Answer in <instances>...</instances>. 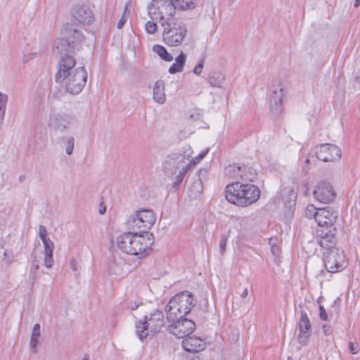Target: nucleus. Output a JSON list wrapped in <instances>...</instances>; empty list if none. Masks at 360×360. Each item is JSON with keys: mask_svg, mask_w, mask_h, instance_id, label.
<instances>
[{"mask_svg": "<svg viewBox=\"0 0 360 360\" xmlns=\"http://www.w3.org/2000/svg\"><path fill=\"white\" fill-rule=\"evenodd\" d=\"M191 360H200V358L198 356H195Z\"/></svg>", "mask_w": 360, "mask_h": 360, "instance_id": "obj_57", "label": "nucleus"}, {"mask_svg": "<svg viewBox=\"0 0 360 360\" xmlns=\"http://www.w3.org/2000/svg\"><path fill=\"white\" fill-rule=\"evenodd\" d=\"M336 233L337 229L335 226L318 228L316 235L319 245L326 249V251L337 248L335 247L337 242Z\"/></svg>", "mask_w": 360, "mask_h": 360, "instance_id": "obj_13", "label": "nucleus"}, {"mask_svg": "<svg viewBox=\"0 0 360 360\" xmlns=\"http://www.w3.org/2000/svg\"><path fill=\"white\" fill-rule=\"evenodd\" d=\"M136 334L139 336V339L143 340L146 338L148 334L149 326H148L147 321L146 319L143 320H141L136 324Z\"/></svg>", "mask_w": 360, "mask_h": 360, "instance_id": "obj_28", "label": "nucleus"}, {"mask_svg": "<svg viewBox=\"0 0 360 360\" xmlns=\"http://www.w3.org/2000/svg\"><path fill=\"white\" fill-rule=\"evenodd\" d=\"M229 1V4H233L236 0H228Z\"/></svg>", "mask_w": 360, "mask_h": 360, "instance_id": "obj_55", "label": "nucleus"}, {"mask_svg": "<svg viewBox=\"0 0 360 360\" xmlns=\"http://www.w3.org/2000/svg\"><path fill=\"white\" fill-rule=\"evenodd\" d=\"M63 37L56 41V48L63 56L68 54L78 49L77 46L84 39L80 30L75 25L67 24L62 30Z\"/></svg>", "mask_w": 360, "mask_h": 360, "instance_id": "obj_5", "label": "nucleus"}, {"mask_svg": "<svg viewBox=\"0 0 360 360\" xmlns=\"http://www.w3.org/2000/svg\"><path fill=\"white\" fill-rule=\"evenodd\" d=\"M4 259L8 263H11L13 260V256L11 254L9 255L6 251H4Z\"/></svg>", "mask_w": 360, "mask_h": 360, "instance_id": "obj_47", "label": "nucleus"}, {"mask_svg": "<svg viewBox=\"0 0 360 360\" xmlns=\"http://www.w3.org/2000/svg\"><path fill=\"white\" fill-rule=\"evenodd\" d=\"M70 268L73 271H77L79 269V264L77 261L75 259H72L70 262Z\"/></svg>", "mask_w": 360, "mask_h": 360, "instance_id": "obj_45", "label": "nucleus"}, {"mask_svg": "<svg viewBox=\"0 0 360 360\" xmlns=\"http://www.w3.org/2000/svg\"><path fill=\"white\" fill-rule=\"evenodd\" d=\"M46 227L43 225L39 226V236L44 245V264L46 268H51L53 264L54 244L49 238Z\"/></svg>", "mask_w": 360, "mask_h": 360, "instance_id": "obj_14", "label": "nucleus"}, {"mask_svg": "<svg viewBox=\"0 0 360 360\" xmlns=\"http://www.w3.org/2000/svg\"><path fill=\"white\" fill-rule=\"evenodd\" d=\"M208 150L209 149H207L204 151H202L201 153H199V155L195 158V159H193L191 160H190L188 159V161H187V162H191V167L192 166H194L196 164H198L202 159H203L205 155H207V153H208Z\"/></svg>", "mask_w": 360, "mask_h": 360, "instance_id": "obj_36", "label": "nucleus"}, {"mask_svg": "<svg viewBox=\"0 0 360 360\" xmlns=\"http://www.w3.org/2000/svg\"><path fill=\"white\" fill-rule=\"evenodd\" d=\"M162 26L164 27L162 39L167 46H177L181 44L187 32L186 27L183 23L164 21Z\"/></svg>", "mask_w": 360, "mask_h": 360, "instance_id": "obj_6", "label": "nucleus"}, {"mask_svg": "<svg viewBox=\"0 0 360 360\" xmlns=\"http://www.w3.org/2000/svg\"><path fill=\"white\" fill-rule=\"evenodd\" d=\"M225 197L231 203L240 207H247L259 200L260 190L254 184L236 181L226 186Z\"/></svg>", "mask_w": 360, "mask_h": 360, "instance_id": "obj_3", "label": "nucleus"}, {"mask_svg": "<svg viewBox=\"0 0 360 360\" xmlns=\"http://www.w3.org/2000/svg\"><path fill=\"white\" fill-rule=\"evenodd\" d=\"M193 186L198 188V192L200 193L202 190V181L200 179L198 180L197 181L194 182Z\"/></svg>", "mask_w": 360, "mask_h": 360, "instance_id": "obj_48", "label": "nucleus"}, {"mask_svg": "<svg viewBox=\"0 0 360 360\" xmlns=\"http://www.w3.org/2000/svg\"><path fill=\"white\" fill-rule=\"evenodd\" d=\"M313 195L314 198L322 203H329L335 198V193L332 186L326 181L319 183L315 187Z\"/></svg>", "mask_w": 360, "mask_h": 360, "instance_id": "obj_16", "label": "nucleus"}, {"mask_svg": "<svg viewBox=\"0 0 360 360\" xmlns=\"http://www.w3.org/2000/svg\"><path fill=\"white\" fill-rule=\"evenodd\" d=\"M39 266L38 264H37L35 262H33L32 264V266L30 269V275L32 276V284L33 285L36 281V273L37 270L39 269Z\"/></svg>", "mask_w": 360, "mask_h": 360, "instance_id": "obj_37", "label": "nucleus"}, {"mask_svg": "<svg viewBox=\"0 0 360 360\" xmlns=\"http://www.w3.org/2000/svg\"><path fill=\"white\" fill-rule=\"evenodd\" d=\"M230 233H231V229H229L226 233H223L220 237L219 246V252L221 255H224V253L226 252V243H227L228 238L229 237Z\"/></svg>", "mask_w": 360, "mask_h": 360, "instance_id": "obj_32", "label": "nucleus"}, {"mask_svg": "<svg viewBox=\"0 0 360 360\" xmlns=\"http://www.w3.org/2000/svg\"><path fill=\"white\" fill-rule=\"evenodd\" d=\"M153 98L158 103L163 104L166 101L165 84L162 81H157L153 89Z\"/></svg>", "mask_w": 360, "mask_h": 360, "instance_id": "obj_24", "label": "nucleus"}, {"mask_svg": "<svg viewBox=\"0 0 360 360\" xmlns=\"http://www.w3.org/2000/svg\"><path fill=\"white\" fill-rule=\"evenodd\" d=\"M186 60V56L183 52H181L178 56L175 58V62L169 68V72L170 74H176L182 72Z\"/></svg>", "mask_w": 360, "mask_h": 360, "instance_id": "obj_26", "label": "nucleus"}, {"mask_svg": "<svg viewBox=\"0 0 360 360\" xmlns=\"http://www.w3.org/2000/svg\"><path fill=\"white\" fill-rule=\"evenodd\" d=\"M125 22H126V18H125V15L124 13L122 16L121 17V18L119 20V21L117 22V28L121 29L124 26Z\"/></svg>", "mask_w": 360, "mask_h": 360, "instance_id": "obj_46", "label": "nucleus"}, {"mask_svg": "<svg viewBox=\"0 0 360 360\" xmlns=\"http://www.w3.org/2000/svg\"><path fill=\"white\" fill-rule=\"evenodd\" d=\"M204 65V60L200 59L197 65L194 67L193 72L194 74L199 75L201 74Z\"/></svg>", "mask_w": 360, "mask_h": 360, "instance_id": "obj_38", "label": "nucleus"}, {"mask_svg": "<svg viewBox=\"0 0 360 360\" xmlns=\"http://www.w3.org/2000/svg\"><path fill=\"white\" fill-rule=\"evenodd\" d=\"M224 80V75L219 72H214L208 77L209 84L215 87H221Z\"/></svg>", "mask_w": 360, "mask_h": 360, "instance_id": "obj_27", "label": "nucleus"}, {"mask_svg": "<svg viewBox=\"0 0 360 360\" xmlns=\"http://www.w3.org/2000/svg\"><path fill=\"white\" fill-rule=\"evenodd\" d=\"M82 360H89V357L87 354H85Z\"/></svg>", "mask_w": 360, "mask_h": 360, "instance_id": "obj_54", "label": "nucleus"}, {"mask_svg": "<svg viewBox=\"0 0 360 360\" xmlns=\"http://www.w3.org/2000/svg\"><path fill=\"white\" fill-rule=\"evenodd\" d=\"M156 221V216L151 210H141L131 215L128 225L131 229H150Z\"/></svg>", "mask_w": 360, "mask_h": 360, "instance_id": "obj_8", "label": "nucleus"}, {"mask_svg": "<svg viewBox=\"0 0 360 360\" xmlns=\"http://www.w3.org/2000/svg\"><path fill=\"white\" fill-rule=\"evenodd\" d=\"M193 301V295L188 291L174 295L166 307L167 321H174L184 318L195 305Z\"/></svg>", "mask_w": 360, "mask_h": 360, "instance_id": "obj_4", "label": "nucleus"}, {"mask_svg": "<svg viewBox=\"0 0 360 360\" xmlns=\"http://www.w3.org/2000/svg\"><path fill=\"white\" fill-rule=\"evenodd\" d=\"M324 266L330 273H338L346 268L347 262L344 251L339 248L330 249L323 255Z\"/></svg>", "mask_w": 360, "mask_h": 360, "instance_id": "obj_7", "label": "nucleus"}, {"mask_svg": "<svg viewBox=\"0 0 360 360\" xmlns=\"http://www.w3.org/2000/svg\"><path fill=\"white\" fill-rule=\"evenodd\" d=\"M40 336V325L39 323H35L32 328V331L30 341V349L32 352L34 354L37 352V347L39 343Z\"/></svg>", "mask_w": 360, "mask_h": 360, "instance_id": "obj_25", "label": "nucleus"}, {"mask_svg": "<svg viewBox=\"0 0 360 360\" xmlns=\"http://www.w3.org/2000/svg\"><path fill=\"white\" fill-rule=\"evenodd\" d=\"M248 290L247 288H244L242 293L240 294V297L242 298H245L248 296Z\"/></svg>", "mask_w": 360, "mask_h": 360, "instance_id": "obj_49", "label": "nucleus"}, {"mask_svg": "<svg viewBox=\"0 0 360 360\" xmlns=\"http://www.w3.org/2000/svg\"><path fill=\"white\" fill-rule=\"evenodd\" d=\"M77 124L76 117L67 113H51L48 126L50 129L63 132Z\"/></svg>", "mask_w": 360, "mask_h": 360, "instance_id": "obj_10", "label": "nucleus"}, {"mask_svg": "<svg viewBox=\"0 0 360 360\" xmlns=\"http://www.w3.org/2000/svg\"><path fill=\"white\" fill-rule=\"evenodd\" d=\"M153 243V235L148 232L144 234L127 232L119 236L116 239L117 246L122 252L138 256L139 258L149 254Z\"/></svg>", "mask_w": 360, "mask_h": 360, "instance_id": "obj_2", "label": "nucleus"}, {"mask_svg": "<svg viewBox=\"0 0 360 360\" xmlns=\"http://www.w3.org/2000/svg\"><path fill=\"white\" fill-rule=\"evenodd\" d=\"M237 172L234 175L235 179H241L244 181H253L256 177V173L246 166H237L236 165H229V172Z\"/></svg>", "mask_w": 360, "mask_h": 360, "instance_id": "obj_23", "label": "nucleus"}, {"mask_svg": "<svg viewBox=\"0 0 360 360\" xmlns=\"http://www.w3.org/2000/svg\"><path fill=\"white\" fill-rule=\"evenodd\" d=\"M319 212V209H317L314 205H309L305 210V216L309 219H314L316 221V214Z\"/></svg>", "mask_w": 360, "mask_h": 360, "instance_id": "obj_33", "label": "nucleus"}, {"mask_svg": "<svg viewBox=\"0 0 360 360\" xmlns=\"http://www.w3.org/2000/svg\"><path fill=\"white\" fill-rule=\"evenodd\" d=\"M158 8L160 14V22L167 21L172 18L176 11V7L172 0H161L158 2Z\"/></svg>", "mask_w": 360, "mask_h": 360, "instance_id": "obj_21", "label": "nucleus"}, {"mask_svg": "<svg viewBox=\"0 0 360 360\" xmlns=\"http://www.w3.org/2000/svg\"><path fill=\"white\" fill-rule=\"evenodd\" d=\"M311 326L307 313L301 311V316L299 321V334L297 335L298 342L302 345H307L311 336Z\"/></svg>", "mask_w": 360, "mask_h": 360, "instance_id": "obj_18", "label": "nucleus"}, {"mask_svg": "<svg viewBox=\"0 0 360 360\" xmlns=\"http://www.w3.org/2000/svg\"><path fill=\"white\" fill-rule=\"evenodd\" d=\"M176 9L187 10L195 8L193 0H172Z\"/></svg>", "mask_w": 360, "mask_h": 360, "instance_id": "obj_30", "label": "nucleus"}, {"mask_svg": "<svg viewBox=\"0 0 360 360\" xmlns=\"http://www.w3.org/2000/svg\"><path fill=\"white\" fill-rule=\"evenodd\" d=\"M338 212L331 209L320 208L319 212L316 214V223L319 228H329V226H335L334 224L338 219Z\"/></svg>", "mask_w": 360, "mask_h": 360, "instance_id": "obj_17", "label": "nucleus"}, {"mask_svg": "<svg viewBox=\"0 0 360 360\" xmlns=\"http://www.w3.org/2000/svg\"><path fill=\"white\" fill-rule=\"evenodd\" d=\"M319 317L323 321L328 320V314L323 306L320 305L319 307Z\"/></svg>", "mask_w": 360, "mask_h": 360, "instance_id": "obj_42", "label": "nucleus"}, {"mask_svg": "<svg viewBox=\"0 0 360 360\" xmlns=\"http://www.w3.org/2000/svg\"><path fill=\"white\" fill-rule=\"evenodd\" d=\"M145 319L147 321L148 326H149L150 331L152 333L160 332L165 325L163 313L158 310L150 313L149 316H146Z\"/></svg>", "mask_w": 360, "mask_h": 360, "instance_id": "obj_20", "label": "nucleus"}, {"mask_svg": "<svg viewBox=\"0 0 360 360\" xmlns=\"http://www.w3.org/2000/svg\"><path fill=\"white\" fill-rule=\"evenodd\" d=\"M349 350L352 354H356L359 352L358 346L355 345V344L352 342H349Z\"/></svg>", "mask_w": 360, "mask_h": 360, "instance_id": "obj_43", "label": "nucleus"}, {"mask_svg": "<svg viewBox=\"0 0 360 360\" xmlns=\"http://www.w3.org/2000/svg\"><path fill=\"white\" fill-rule=\"evenodd\" d=\"M8 96L0 91V110H6Z\"/></svg>", "mask_w": 360, "mask_h": 360, "instance_id": "obj_39", "label": "nucleus"}, {"mask_svg": "<svg viewBox=\"0 0 360 360\" xmlns=\"http://www.w3.org/2000/svg\"><path fill=\"white\" fill-rule=\"evenodd\" d=\"M278 250V248L275 245H272L271 247V252L274 255L276 254V251Z\"/></svg>", "mask_w": 360, "mask_h": 360, "instance_id": "obj_52", "label": "nucleus"}, {"mask_svg": "<svg viewBox=\"0 0 360 360\" xmlns=\"http://www.w3.org/2000/svg\"><path fill=\"white\" fill-rule=\"evenodd\" d=\"M360 5V0H355V2H354V7L355 8H358Z\"/></svg>", "mask_w": 360, "mask_h": 360, "instance_id": "obj_53", "label": "nucleus"}, {"mask_svg": "<svg viewBox=\"0 0 360 360\" xmlns=\"http://www.w3.org/2000/svg\"><path fill=\"white\" fill-rule=\"evenodd\" d=\"M229 166L226 168V173L230 175L232 178H235L234 177V175L237 174V172H233V171H231L230 172H229Z\"/></svg>", "mask_w": 360, "mask_h": 360, "instance_id": "obj_50", "label": "nucleus"}, {"mask_svg": "<svg viewBox=\"0 0 360 360\" xmlns=\"http://www.w3.org/2000/svg\"><path fill=\"white\" fill-rule=\"evenodd\" d=\"M153 50L165 61L171 62L173 60V56L167 52V49L163 46L158 44L154 45Z\"/></svg>", "mask_w": 360, "mask_h": 360, "instance_id": "obj_29", "label": "nucleus"}, {"mask_svg": "<svg viewBox=\"0 0 360 360\" xmlns=\"http://www.w3.org/2000/svg\"><path fill=\"white\" fill-rule=\"evenodd\" d=\"M142 302L141 300L137 299L136 301L130 302L128 304V309L131 310H135L139 306L142 305Z\"/></svg>", "mask_w": 360, "mask_h": 360, "instance_id": "obj_41", "label": "nucleus"}, {"mask_svg": "<svg viewBox=\"0 0 360 360\" xmlns=\"http://www.w3.org/2000/svg\"><path fill=\"white\" fill-rule=\"evenodd\" d=\"M185 155L173 153L169 155L164 162V170L167 176L177 174L181 168L191 167V162Z\"/></svg>", "mask_w": 360, "mask_h": 360, "instance_id": "obj_11", "label": "nucleus"}, {"mask_svg": "<svg viewBox=\"0 0 360 360\" xmlns=\"http://www.w3.org/2000/svg\"><path fill=\"white\" fill-rule=\"evenodd\" d=\"M269 243H270V244H271V245L273 244V243H272V239H271V238L270 239Z\"/></svg>", "mask_w": 360, "mask_h": 360, "instance_id": "obj_58", "label": "nucleus"}, {"mask_svg": "<svg viewBox=\"0 0 360 360\" xmlns=\"http://www.w3.org/2000/svg\"><path fill=\"white\" fill-rule=\"evenodd\" d=\"M6 110H0V124H1L4 119Z\"/></svg>", "mask_w": 360, "mask_h": 360, "instance_id": "obj_51", "label": "nucleus"}, {"mask_svg": "<svg viewBox=\"0 0 360 360\" xmlns=\"http://www.w3.org/2000/svg\"><path fill=\"white\" fill-rule=\"evenodd\" d=\"M182 347L188 352L197 353L205 348V342L200 338L190 336L182 340Z\"/></svg>", "mask_w": 360, "mask_h": 360, "instance_id": "obj_22", "label": "nucleus"}, {"mask_svg": "<svg viewBox=\"0 0 360 360\" xmlns=\"http://www.w3.org/2000/svg\"><path fill=\"white\" fill-rule=\"evenodd\" d=\"M63 140L65 145L66 154L70 155L73 153L75 147V139L73 136L63 137Z\"/></svg>", "mask_w": 360, "mask_h": 360, "instance_id": "obj_31", "label": "nucleus"}, {"mask_svg": "<svg viewBox=\"0 0 360 360\" xmlns=\"http://www.w3.org/2000/svg\"><path fill=\"white\" fill-rule=\"evenodd\" d=\"M72 15L78 22L89 25L94 20V14L85 5H76L72 9Z\"/></svg>", "mask_w": 360, "mask_h": 360, "instance_id": "obj_19", "label": "nucleus"}, {"mask_svg": "<svg viewBox=\"0 0 360 360\" xmlns=\"http://www.w3.org/2000/svg\"><path fill=\"white\" fill-rule=\"evenodd\" d=\"M146 31L148 34H155L158 30V25L156 23L152 21H148L145 25Z\"/></svg>", "mask_w": 360, "mask_h": 360, "instance_id": "obj_35", "label": "nucleus"}, {"mask_svg": "<svg viewBox=\"0 0 360 360\" xmlns=\"http://www.w3.org/2000/svg\"><path fill=\"white\" fill-rule=\"evenodd\" d=\"M105 212V208H104L103 210H100V214H103L104 212Z\"/></svg>", "mask_w": 360, "mask_h": 360, "instance_id": "obj_56", "label": "nucleus"}, {"mask_svg": "<svg viewBox=\"0 0 360 360\" xmlns=\"http://www.w3.org/2000/svg\"><path fill=\"white\" fill-rule=\"evenodd\" d=\"M285 94V85L280 81H275L270 91V110L274 115L281 112L283 109V99Z\"/></svg>", "mask_w": 360, "mask_h": 360, "instance_id": "obj_9", "label": "nucleus"}, {"mask_svg": "<svg viewBox=\"0 0 360 360\" xmlns=\"http://www.w3.org/2000/svg\"><path fill=\"white\" fill-rule=\"evenodd\" d=\"M323 331L326 335H330L333 333V329L330 326L324 324L323 326Z\"/></svg>", "mask_w": 360, "mask_h": 360, "instance_id": "obj_44", "label": "nucleus"}, {"mask_svg": "<svg viewBox=\"0 0 360 360\" xmlns=\"http://www.w3.org/2000/svg\"><path fill=\"white\" fill-rule=\"evenodd\" d=\"M191 167H186V168H181V170H180L178 173H177V175L176 176V180L174 182V184L175 186H178L179 185L182 181H183V179L185 176V174L187 173V172L188 171V169H190Z\"/></svg>", "mask_w": 360, "mask_h": 360, "instance_id": "obj_34", "label": "nucleus"}, {"mask_svg": "<svg viewBox=\"0 0 360 360\" xmlns=\"http://www.w3.org/2000/svg\"><path fill=\"white\" fill-rule=\"evenodd\" d=\"M167 330L178 338H184L195 328V323L191 319L181 318L174 321H168Z\"/></svg>", "mask_w": 360, "mask_h": 360, "instance_id": "obj_12", "label": "nucleus"}, {"mask_svg": "<svg viewBox=\"0 0 360 360\" xmlns=\"http://www.w3.org/2000/svg\"><path fill=\"white\" fill-rule=\"evenodd\" d=\"M122 263H115L110 265V271L115 274H118L120 272Z\"/></svg>", "mask_w": 360, "mask_h": 360, "instance_id": "obj_40", "label": "nucleus"}, {"mask_svg": "<svg viewBox=\"0 0 360 360\" xmlns=\"http://www.w3.org/2000/svg\"><path fill=\"white\" fill-rule=\"evenodd\" d=\"M76 60L73 56L64 53L58 63L56 81L65 85L67 91L77 94L86 82L87 72L84 68H75Z\"/></svg>", "mask_w": 360, "mask_h": 360, "instance_id": "obj_1", "label": "nucleus"}, {"mask_svg": "<svg viewBox=\"0 0 360 360\" xmlns=\"http://www.w3.org/2000/svg\"><path fill=\"white\" fill-rule=\"evenodd\" d=\"M316 157L323 162H333L341 158V150L335 145L326 143L317 148Z\"/></svg>", "mask_w": 360, "mask_h": 360, "instance_id": "obj_15", "label": "nucleus"}, {"mask_svg": "<svg viewBox=\"0 0 360 360\" xmlns=\"http://www.w3.org/2000/svg\"><path fill=\"white\" fill-rule=\"evenodd\" d=\"M36 54V53H32V56H35Z\"/></svg>", "mask_w": 360, "mask_h": 360, "instance_id": "obj_59", "label": "nucleus"}]
</instances>
